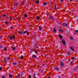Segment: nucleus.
Returning <instances> with one entry per match:
<instances>
[{
	"label": "nucleus",
	"mask_w": 78,
	"mask_h": 78,
	"mask_svg": "<svg viewBox=\"0 0 78 78\" xmlns=\"http://www.w3.org/2000/svg\"><path fill=\"white\" fill-rule=\"evenodd\" d=\"M34 49L37 48V45L36 43H35L33 46Z\"/></svg>",
	"instance_id": "1"
},
{
	"label": "nucleus",
	"mask_w": 78,
	"mask_h": 78,
	"mask_svg": "<svg viewBox=\"0 0 78 78\" xmlns=\"http://www.w3.org/2000/svg\"><path fill=\"white\" fill-rule=\"evenodd\" d=\"M62 25L64 26H66V27H68V23H64L62 24Z\"/></svg>",
	"instance_id": "2"
},
{
	"label": "nucleus",
	"mask_w": 78,
	"mask_h": 78,
	"mask_svg": "<svg viewBox=\"0 0 78 78\" xmlns=\"http://www.w3.org/2000/svg\"><path fill=\"white\" fill-rule=\"evenodd\" d=\"M15 38V36L14 35V34H13L12 36V37H10V40H12V39H14V38Z\"/></svg>",
	"instance_id": "3"
},
{
	"label": "nucleus",
	"mask_w": 78,
	"mask_h": 78,
	"mask_svg": "<svg viewBox=\"0 0 78 78\" xmlns=\"http://www.w3.org/2000/svg\"><path fill=\"white\" fill-rule=\"evenodd\" d=\"M34 51L35 53L37 54L38 53V50L36 49H34Z\"/></svg>",
	"instance_id": "4"
},
{
	"label": "nucleus",
	"mask_w": 78,
	"mask_h": 78,
	"mask_svg": "<svg viewBox=\"0 0 78 78\" xmlns=\"http://www.w3.org/2000/svg\"><path fill=\"white\" fill-rule=\"evenodd\" d=\"M60 66L61 67H63L64 66V63H63V62H61L60 63Z\"/></svg>",
	"instance_id": "5"
},
{
	"label": "nucleus",
	"mask_w": 78,
	"mask_h": 78,
	"mask_svg": "<svg viewBox=\"0 0 78 78\" xmlns=\"http://www.w3.org/2000/svg\"><path fill=\"white\" fill-rule=\"evenodd\" d=\"M62 42L64 45H66V41H64V40H62Z\"/></svg>",
	"instance_id": "6"
},
{
	"label": "nucleus",
	"mask_w": 78,
	"mask_h": 78,
	"mask_svg": "<svg viewBox=\"0 0 78 78\" xmlns=\"http://www.w3.org/2000/svg\"><path fill=\"white\" fill-rule=\"evenodd\" d=\"M32 57L33 58H37V56L36 55H32Z\"/></svg>",
	"instance_id": "7"
},
{
	"label": "nucleus",
	"mask_w": 78,
	"mask_h": 78,
	"mask_svg": "<svg viewBox=\"0 0 78 78\" xmlns=\"http://www.w3.org/2000/svg\"><path fill=\"white\" fill-rule=\"evenodd\" d=\"M27 33V34H29V32H28L27 30L24 31V32L23 33V34H25V33Z\"/></svg>",
	"instance_id": "8"
},
{
	"label": "nucleus",
	"mask_w": 78,
	"mask_h": 78,
	"mask_svg": "<svg viewBox=\"0 0 78 78\" xmlns=\"http://www.w3.org/2000/svg\"><path fill=\"white\" fill-rule=\"evenodd\" d=\"M14 5H15V6H17V5H18V3L17 2H14Z\"/></svg>",
	"instance_id": "9"
},
{
	"label": "nucleus",
	"mask_w": 78,
	"mask_h": 78,
	"mask_svg": "<svg viewBox=\"0 0 78 78\" xmlns=\"http://www.w3.org/2000/svg\"><path fill=\"white\" fill-rule=\"evenodd\" d=\"M59 31H61V32H62V33H63V32H64V31H63V30H62V29H59Z\"/></svg>",
	"instance_id": "10"
},
{
	"label": "nucleus",
	"mask_w": 78,
	"mask_h": 78,
	"mask_svg": "<svg viewBox=\"0 0 78 78\" xmlns=\"http://www.w3.org/2000/svg\"><path fill=\"white\" fill-rule=\"evenodd\" d=\"M36 74L34 73L33 74V76L34 78H36Z\"/></svg>",
	"instance_id": "11"
},
{
	"label": "nucleus",
	"mask_w": 78,
	"mask_h": 78,
	"mask_svg": "<svg viewBox=\"0 0 78 78\" xmlns=\"http://www.w3.org/2000/svg\"><path fill=\"white\" fill-rule=\"evenodd\" d=\"M36 19L37 20H39V19H40V17H39L38 16H37L36 17Z\"/></svg>",
	"instance_id": "12"
},
{
	"label": "nucleus",
	"mask_w": 78,
	"mask_h": 78,
	"mask_svg": "<svg viewBox=\"0 0 78 78\" xmlns=\"http://www.w3.org/2000/svg\"><path fill=\"white\" fill-rule=\"evenodd\" d=\"M19 34H22V32L21 31H18Z\"/></svg>",
	"instance_id": "13"
},
{
	"label": "nucleus",
	"mask_w": 78,
	"mask_h": 78,
	"mask_svg": "<svg viewBox=\"0 0 78 78\" xmlns=\"http://www.w3.org/2000/svg\"><path fill=\"white\" fill-rule=\"evenodd\" d=\"M58 36H59V38L60 39H62V36H61V35L59 34L58 35Z\"/></svg>",
	"instance_id": "14"
},
{
	"label": "nucleus",
	"mask_w": 78,
	"mask_h": 78,
	"mask_svg": "<svg viewBox=\"0 0 78 78\" xmlns=\"http://www.w3.org/2000/svg\"><path fill=\"white\" fill-rule=\"evenodd\" d=\"M35 2L37 3V4H39V1L37 0V1H35Z\"/></svg>",
	"instance_id": "15"
},
{
	"label": "nucleus",
	"mask_w": 78,
	"mask_h": 78,
	"mask_svg": "<svg viewBox=\"0 0 78 78\" xmlns=\"http://www.w3.org/2000/svg\"><path fill=\"white\" fill-rule=\"evenodd\" d=\"M50 18H51V19H52V20H54V19H53V16H50Z\"/></svg>",
	"instance_id": "16"
},
{
	"label": "nucleus",
	"mask_w": 78,
	"mask_h": 78,
	"mask_svg": "<svg viewBox=\"0 0 78 78\" xmlns=\"http://www.w3.org/2000/svg\"><path fill=\"white\" fill-rule=\"evenodd\" d=\"M53 31L54 32H55V33H56V29H55V28H54V29L53 30Z\"/></svg>",
	"instance_id": "17"
},
{
	"label": "nucleus",
	"mask_w": 78,
	"mask_h": 78,
	"mask_svg": "<svg viewBox=\"0 0 78 78\" xmlns=\"http://www.w3.org/2000/svg\"><path fill=\"white\" fill-rule=\"evenodd\" d=\"M13 65H14V66H16V65H17V63L16 62H13Z\"/></svg>",
	"instance_id": "18"
},
{
	"label": "nucleus",
	"mask_w": 78,
	"mask_h": 78,
	"mask_svg": "<svg viewBox=\"0 0 78 78\" xmlns=\"http://www.w3.org/2000/svg\"><path fill=\"white\" fill-rule=\"evenodd\" d=\"M46 5H47V4L45 2H44L43 4V6H46Z\"/></svg>",
	"instance_id": "19"
},
{
	"label": "nucleus",
	"mask_w": 78,
	"mask_h": 78,
	"mask_svg": "<svg viewBox=\"0 0 78 78\" xmlns=\"http://www.w3.org/2000/svg\"><path fill=\"white\" fill-rule=\"evenodd\" d=\"M69 39L70 40H73V37H70L69 38Z\"/></svg>",
	"instance_id": "20"
},
{
	"label": "nucleus",
	"mask_w": 78,
	"mask_h": 78,
	"mask_svg": "<svg viewBox=\"0 0 78 78\" xmlns=\"http://www.w3.org/2000/svg\"><path fill=\"white\" fill-rule=\"evenodd\" d=\"M68 55H70V51H69L68 52Z\"/></svg>",
	"instance_id": "21"
},
{
	"label": "nucleus",
	"mask_w": 78,
	"mask_h": 78,
	"mask_svg": "<svg viewBox=\"0 0 78 78\" xmlns=\"http://www.w3.org/2000/svg\"><path fill=\"white\" fill-rule=\"evenodd\" d=\"M55 69L57 70H59V68H58V67H56L55 68Z\"/></svg>",
	"instance_id": "22"
},
{
	"label": "nucleus",
	"mask_w": 78,
	"mask_h": 78,
	"mask_svg": "<svg viewBox=\"0 0 78 78\" xmlns=\"http://www.w3.org/2000/svg\"><path fill=\"white\" fill-rule=\"evenodd\" d=\"M24 17H26V18H27V14H25L24 15Z\"/></svg>",
	"instance_id": "23"
},
{
	"label": "nucleus",
	"mask_w": 78,
	"mask_h": 78,
	"mask_svg": "<svg viewBox=\"0 0 78 78\" xmlns=\"http://www.w3.org/2000/svg\"><path fill=\"white\" fill-rule=\"evenodd\" d=\"M70 48L71 50H72V51H73V47H71Z\"/></svg>",
	"instance_id": "24"
},
{
	"label": "nucleus",
	"mask_w": 78,
	"mask_h": 78,
	"mask_svg": "<svg viewBox=\"0 0 78 78\" xmlns=\"http://www.w3.org/2000/svg\"><path fill=\"white\" fill-rule=\"evenodd\" d=\"M9 76L10 77V78H12V75L11 74H9Z\"/></svg>",
	"instance_id": "25"
},
{
	"label": "nucleus",
	"mask_w": 78,
	"mask_h": 78,
	"mask_svg": "<svg viewBox=\"0 0 78 78\" xmlns=\"http://www.w3.org/2000/svg\"><path fill=\"white\" fill-rule=\"evenodd\" d=\"M15 49H16V47H13L12 49V50H15Z\"/></svg>",
	"instance_id": "26"
},
{
	"label": "nucleus",
	"mask_w": 78,
	"mask_h": 78,
	"mask_svg": "<svg viewBox=\"0 0 78 78\" xmlns=\"http://www.w3.org/2000/svg\"><path fill=\"white\" fill-rule=\"evenodd\" d=\"M5 23L6 25H8V22L7 21H5Z\"/></svg>",
	"instance_id": "27"
},
{
	"label": "nucleus",
	"mask_w": 78,
	"mask_h": 78,
	"mask_svg": "<svg viewBox=\"0 0 78 78\" xmlns=\"http://www.w3.org/2000/svg\"><path fill=\"white\" fill-rule=\"evenodd\" d=\"M7 49V48H6V47H5L4 48V51H6V50Z\"/></svg>",
	"instance_id": "28"
},
{
	"label": "nucleus",
	"mask_w": 78,
	"mask_h": 78,
	"mask_svg": "<svg viewBox=\"0 0 78 78\" xmlns=\"http://www.w3.org/2000/svg\"><path fill=\"white\" fill-rule=\"evenodd\" d=\"M3 16L4 17H6V15L5 14H4L3 15Z\"/></svg>",
	"instance_id": "29"
},
{
	"label": "nucleus",
	"mask_w": 78,
	"mask_h": 78,
	"mask_svg": "<svg viewBox=\"0 0 78 78\" xmlns=\"http://www.w3.org/2000/svg\"><path fill=\"white\" fill-rule=\"evenodd\" d=\"M39 30H42V27H39Z\"/></svg>",
	"instance_id": "30"
},
{
	"label": "nucleus",
	"mask_w": 78,
	"mask_h": 78,
	"mask_svg": "<svg viewBox=\"0 0 78 78\" xmlns=\"http://www.w3.org/2000/svg\"><path fill=\"white\" fill-rule=\"evenodd\" d=\"M78 30H75V33H78Z\"/></svg>",
	"instance_id": "31"
},
{
	"label": "nucleus",
	"mask_w": 78,
	"mask_h": 78,
	"mask_svg": "<svg viewBox=\"0 0 78 78\" xmlns=\"http://www.w3.org/2000/svg\"><path fill=\"white\" fill-rule=\"evenodd\" d=\"M61 2H63L64 1V0H60Z\"/></svg>",
	"instance_id": "32"
},
{
	"label": "nucleus",
	"mask_w": 78,
	"mask_h": 78,
	"mask_svg": "<svg viewBox=\"0 0 78 78\" xmlns=\"http://www.w3.org/2000/svg\"><path fill=\"white\" fill-rule=\"evenodd\" d=\"M4 62H5V63H6V64H7V61H6L5 60H4Z\"/></svg>",
	"instance_id": "33"
},
{
	"label": "nucleus",
	"mask_w": 78,
	"mask_h": 78,
	"mask_svg": "<svg viewBox=\"0 0 78 78\" xmlns=\"http://www.w3.org/2000/svg\"><path fill=\"white\" fill-rule=\"evenodd\" d=\"M6 78V77L5 76H3L2 77V78Z\"/></svg>",
	"instance_id": "34"
},
{
	"label": "nucleus",
	"mask_w": 78,
	"mask_h": 78,
	"mask_svg": "<svg viewBox=\"0 0 78 78\" xmlns=\"http://www.w3.org/2000/svg\"><path fill=\"white\" fill-rule=\"evenodd\" d=\"M21 59H23V55H21Z\"/></svg>",
	"instance_id": "35"
},
{
	"label": "nucleus",
	"mask_w": 78,
	"mask_h": 78,
	"mask_svg": "<svg viewBox=\"0 0 78 78\" xmlns=\"http://www.w3.org/2000/svg\"><path fill=\"white\" fill-rule=\"evenodd\" d=\"M10 28H11V29H13V28H14V27H10Z\"/></svg>",
	"instance_id": "36"
},
{
	"label": "nucleus",
	"mask_w": 78,
	"mask_h": 78,
	"mask_svg": "<svg viewBox=\"0 0 78 78\" xmlns=\"http://www.w3.org/2000/svg\"><path fill=\"white\" fill-rule=\"evenodd\" d=\"M74 58H75V57L71 58V59H72V60H73V59H74Z\"/></svg>",
	"instance_id": "37"
},
{
	"label": "nucleus",
	"mask_w": 78,
	"mask_h": 78,
	"mask_svg": "<svg viewBox=\"0 0 78 78\" xmlns=\"http://www.w3.org/2000/svg\"><path fill=\"white\" fill-rule=\"evenodd\" d=\"M29 78H31V75H29Z\"/></svg>",
	"instance_id": "38"
},
{
	"label": "nucleus",
	"mask_w": 78,
	"mask_h": 78,
	"mask_svg": "<svg viewBox=\"0 0 78 78\" xmlns=\"http://www.w3.org/2000/svg\"><path fill=\"white\" fill-rule=\"evenodd\" d=\"M9 59H10V57H9V58H7V60H9Z\"/></svg>",
	"instance_id": "39"
},
{
	"label": "nucleus",
	"mask_w": 78,
	"mask_h": 78,
	"mask_svg": "<svg viewBox=\"0 0 78 78\" xmlns=\"http://www.w3.org/2000/svg\"><path fill=\"white\" fill-rule=\"evenodd\" d=\"M2 70V67H0V70Z\"/></svg>",
	"instance_id": "40"
},
{
	"label": "nucleus",
	"mask_w": 78,
	"mask_h": 78,
	"mask_svg": "<svg viewBox=\"0 0 78 78\" xmlns=\"http://www.w3.org/2000/svg\"><path fill=\"white\" fill-rule=\"evenodd\" d=\"M17 19H18V20H19V19H20V18H17Z\"/></svg>",
	"instance_id": "41"
},
{
	"label": "nucleus",
	"mask_w": 78,
	"mask_h": 78,
	"mask_svg": "<svg viewBox=\"0 0 78 78\" xmlns=\"http://www.w3.org/2000/svg\"><path fill=\"white\" fill-rule=\"evenodd\" d=\"M10 20H11L12 21V19L10 18Z\"/></svg>",
	"instance_id": "42"
},
{
	"label": "nucleus",
	"mask_w": 78,
	"mask_h": 78,
	"mask_svg": "<svg viewBox=\"0 0 78 78\" xmlns=\"http://www.w3.org/2000/svg\"><path fill=\"white\" fill-rule=\"evenodd\" d=\"M8 17H9V16H7L6 17L7 19H8Z\"/></svg>",
	"instance_id": "43"
},
{
	"label": "nucleus",
	"mask_w": 78,
	"mask_h": 78,
	"mask_svg": "<svg viewBox=\"0 0 78 78\" xmlns=\"http://www.w3.org/2000/svg\"><path fill=\"white\" fill-rule=\"evenodd\" d=\"M58 78H61V77H60V76H58Z\"/></svg>",
	"instance_id": "44"
},
{
	"label": "nucleus",
	"mask_w": 78,
	"mask_h": 78,
	"mask_svg": "<svg viewBox=\"0 0 78 78\" xmlns=\"http://www.w3.org/2000/svg\"><path fill=\"white\" fill-rule=\"evenodd\" d=\"M70 64H72V62H71Z\"/></svg>",
	"instance_id": "45"
},
{
	"label": "nucleus",
	"mask_w": 78,
	"mask_h": 78,
	"mask_svg": "<svg viewBox=\"0 0 78 78\" xmlns=\"http://www.w3.org/2000/svg\"><path fill=\"white\" fill-rule=\"evenodd\" d=\"M3 59H4V60H5V58H4Z\"/></svg>",
	"instance_id": "46"
},
{
	"label": "nucleus",
	"mask_w": 78,
	"mask_h": 78,
	"mask_svg": "<svg viewBox=\"0 0 78 78\" xmlns=\"http://www.w3.org/2000/svg\"><path fill=\"white\" fill-rule=\"evenodd\" d=\"M70 2H72V0H70Z\"/></svg>",
	"instance_id": "47"
},
{
	"label": "nucleus",
	"mask_w": 78,
	"mask_h": 78,
	"mask_svg": "<svg viewBox=\"0 0 78 78\" xmlns=\"http://www.w3.org/2000/svg\"><path fill=\"white\" fill-rule=\"evenodd\" d=\"M48 78H51L50 77H48Z\"/></svg>",
	"instance_id": "48"
},
{
	"label": "nucleus",
	"mask_w": 78,
	"mask_h": 78,
	"mask_svg": "<svg viewBox=\"0 0 78 78\" xmlns=\"http://www.w3.org/2000/svg\"><path fill=\"white\" fill-rule=\"evenodd\" d=\"M77 23H78V20H77Z\"/></svg>",
	"instance_id": "49"
},
{
	"label": "nucleus",
	"mask_w": 78,
	"mask_h": 78,
	"mask_svg": "<svg viewBox=\"0 0 78 78\" xmlns=\"http://www.w3.org/2000/svg\"><path fill=\"white\" fill-rule=\"evenodd\" d=\"M56 6H55V9L56 8Z\"/></svg>",
	"instance_id": "50"
},
{
	"label": "nucleus",
	"mask_w": 78,
	"mask_h": 78,
	"mask_svg": "<svg viewBox=\"0 0 78 78\" xmlns=\"http://www.w3.org/2000/svg\"><path fill=\"white\" fill-rule=\"evenodd\" d=\"M77 1L78 2V0H77Z\"/></svg>",
	"instance_id": "51"
}]
</instances>
